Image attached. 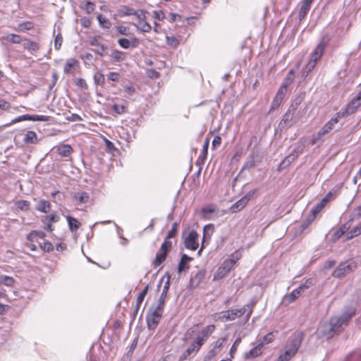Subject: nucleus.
I'll list each match as a JSON object with an SVG mask.
<instances>
[{"label":"nucleus","instance_id":"f257e3e1","mask_svg":"<svg viewBox=\"0 0 361 361\" xmlns=\"http://www.w3.org/2000/svg\"><path fill=\"white\" fill-rule=\"evenodd\" d=\"M302 340V332L293 334L287 341L284 353L279 356L277 361H289L298 352Z\"/></svg>","mask_w":361,"mask_h":361},{"label":"nucleus","instance_id":"f03ea898","mask_svg":"<svg viewBox=\"0 0 361 361\" xmlns=\"http://www.w3.org/2000/svg\"><path fill=\"white\" fill-rule=\"evenodd\" d=\"M214 329L215 326L213 324L205 326L200 332L190 345L185 350L186 354H188L189 355L196 354L214 332Z\"/></svg>","mask_w":361,"mask_h":361},{"label":"nucleus","instance_id":"7ed1b4c3","mask_svg":"<svg viewBox=\"0 0 361 361\" xmlns=\"http://www.w3.org/2000/svg\"><path fill=\"white\" fill-rule=\"evenodd\" d=\"M355 310H350L349 312L343 314L340 317H331L329 320L331 325L334 331V334H336L341 331L342 325L347 323V322L354 315Z\"/></svg>","mask_w":361,"mask_h":361},{"label":"nucleus","instance_id":"20e7f679","mask_svg":"<svg viewBox=\"0 0 361 361\" xmlns=\"http://www.w3.org/2000/svg\"><path fill=\"white\" fill-rule=\"evenodd\" d=\"M341 118H343L341 116V112L336 113V116L331 118L317 133V136L312 142V145L316 144L317 142L320 140L324 135L329 133L331 130H333L335 127V125L338 123Z\"/></svg>","mask_w":361,"mask_h":361},{"label":"nucleus","instance_id":"39448f33","mask_svg":"<svg viewBox=\"0 0 361 361\" xmlns=\"http://www.w3.org/2000/svg\"><path fill=\"white\" fill-rule=\"evenodd\" d=\"M357 267V264L353 259L347 260L341 263L333 272V276L336 278H341L350 273Z\"/></svg>","mask_w":361,"mask_h":361},{"label":"nucleus","instance_id":"423d86ee","mask_svg":"<svg viewBox=\"0 0 361 361\" xmlns=\"http://www.w3.org/2000/svg\"><path fill=\"white\" fill-rule=\"evenodd\" d=\"M164 307V306L157 305L147 316V323L149 329H154L157 327L161 318Z\"/></svg>","mask_w":361,"mask_h":361},{"label":"nucleus","instance_id":"0eeeda50","mask_svg":"<svg viewBox=\"0 0 361 361\" xmlns=\"http://www.w3.org/2000/svg\"><path fill=\"white\" fill-rule=\"evenodd\" d=\"M171 242L167 240H164L153 262V266L154 267H159L163 262L165 261L168 253L171 249Z\"/></svg>","mask_w":361,"mask_h":361},{"label":"nucleus","instance_id":"6e6552de","mask_svg":"<svg viewBox=\"0 0 361 361\" xmlns=\"http://www.w3.org/2000/svg\"><path fill=\"white\" fill-rule=\"evenodd\" d=\"M235 263V261L234 259H229L224 260L215 272L214 275V280H219L226 276L233 268Z\"/></svg>","mask_w":361,"mask_h":361},{"label":"nucleus","instance_id":"1a4fd4ad","mask_svg":"<svg viewBox=\"0 0 361 361\" xmlns=\"http://www.w3.org/2000/svg\"><path fill=\"white\" fill-rule=\"evenodd\" d=\"M296 109L297 106L293 104L290 106L279 124V127L281 129L290 128L293 126L295 123V121H293V116Z\"/></svg>","mask_w":361,"mask_h":361},{"label":"nucleus","instance_id":"9d476101","mask_svg":"<svg viewBox=\"0 0 361 361\" xmlns=\"http://www.w3.org/2000/svg\"><path fill=\"white\" fill-rule=\"evenodd\" d=\"M245 312V307L228 310L226 312H222L219 319L222 322L232 321L241 317Z\"/></svg>","mask_w":361,"mask_h":361},{"label":"nucleus","instance_id":"9b49d317","mask_svg":"<svg viewBox=\"0 0 361 361\" xmlns=\"http://www.w3.org/2000/svg\"><path fill=\"white\" fill-rule=\"evenodd\" d=\"M255 192V190L249 191L245 195H244L242 198H240L231 207V212L235 213L242 210L247 205Z\"/></svg>","mask_w":361,"mask_h":361},{"label":"nucleus","instance_id":"f8f14e48","mask_svg":"<svg viewBox=\"0 0 361 361\" xmlns=\"http://www.w3.org/2000/svg\"><path fill=\"white\" fill-rule=\"evenodd\" d=\"M361 105V92L354 97L347 105L345 111L341 113L342 117H345L355 112L357 109Z\"/></svg>","mask_w":361,"mask_h":361},{"label":"nucleus","instance_id":"ddd939ff","mask_svg":"<svg viewBox=\"0 0 361 361\" xmlns=\"http://www.w3.org/2000/svg\"><path fill=\"white\" fill-rule=\"evenodd\" d=\"M329 41V37L328 35H324L312 53V59L318 61L323 55L324 50Z\"/></svg>","mask_w":361,"mask_h":361},{"label":"nucleus","instance_id":"4468645a","mask_svg":"<svg viewBox=\"0 0 361 361\" xmlns=\"http://www.w3.org/2000/svg\"><path fill=\"white\" fill-rule=\"evenodd\" d=\"M51 117L48 116L44 115H29V114H25L18 116L16 118L13 123H17L23 121H50Z\"/></svg>","mask_w":361,"mask_h":361},{"label":"nucleus","instance_id":"2eb2a0df","mask_svg":"<svg viewBox=\"0 0 361 361\" xmlns=\"http://www.w3.org/2000/svg\"><path fill=\"white\" fill-rule=\"evenodd\" d=\"M226 341L225 338H219L214 344L213 348L207 353L204 357V361H209L213 359L216 355L221 350L223 344Z\"/></svg>","mask_w":361,"mask_h":361},{"label":"nucleus","instance_id":"dca6fc26","mask_svg":"<svg viewBox=\"0 0 361 361\" xmlns=\"http://www.w3.org/2000/svg\"><path fill=\"white\" fill-rule=\"evenodd\" d=\"M310 283V281H307L304 284L300 286L298 288L294 289L289 295H286L285 298L286 300H287L289 303L293 302L300 295L302 291L309 288Z\"/></svg>","mask_w":361,"mask_h":361},{"label":"nucleus","instance_id":"f3484780","mask_svg":"<svg viewBox=\"0 0 361 361\" xmlns=\"http://www.w3.org/2000/svg\"><path fill=\"white\" fill-rule=\"evenodd\" d=\"M197 238L198 233L195 231H190L185 239V247L192 250H195L198 247V243L197 242Z\"/></svg>","mask_w":361,"mask_h":361},{"label":"nucleus","instance_id":"a211bd4d","mask_svg":"<svg viewBox=\"0 0 361 361\" xmlns=\"http://www.w3.org/2000/svg\"><path fill=\"white\" fill-rule=\"evenodd\" d=\"M330 322H325L320 325L317 329V333L320 336H324L331 338L334 336L335 334L332 329Z\"/></svg>","mask_w":361,"mask_h":361},{"label":"nucleus","instance_id":"6ab92c4d","mask_svg":"<svg viewBox=\"0 0 361 361\" xmlns=\"http://www.w3.org/2000/svg\"><path fill=\"white\" fill-rule=\"evenodd\" d=\"M263 346V342H259L255 348L245 353L244 358L248 360L257 357L262 353Z\"/></svg>","mask_w":361,"mask_h":361},{"label":"nucleus","instance_id":"aec40b11","mask_svg":"<svg viewBox=\"0 0 361 361\" xmlns=\"http://www.w3.org/2000/svg\"><path fill=\"white\" fill-rule=\"evenodd\" d=\"M118 44L124 49H128L130 47H137L139 44V40L136 37H132L130 39L121 38L118 40Z\"/></svg>","mask_w":361,"mask_h":361},{"label":"nucleus","instance_id":"412c9836","mask_svg":"<svg viewBox=\"0 0 361 361\" xmlns=\"http://www.w3.org/2000/svg\"><path fill=\"white\" fill-rule=\"evenodd\" d=\"M214 228L213 224H208L204 226V228L203 229V238H202V247H201L200 250L198 251L199 254L203 249L204 242L206 240H209L210 239L211 235L214 232Z\"/></svg>","mask_w":361,"mask_h":361},{"label":"nucleus","instance_id":"4be33fe9","mask_svg":"<svg viewBox=\"0 0 361 361\" xmlns=\"http://www.w3.org/2000/svg\"><path fill=\"white\" fill-rule=\"evenodd\" d=\"M79 62L75 59H69L65 64L63 71L66 74L73 73L75 68L78 66Z\"/></svg>","mask_w":361,"mask_h":361},{"label":"nucleus","instance_id":"5701e85b","mask_svg":"<svg viewBox=\"0 0 361 361\" xmlns=\"http://www.w3.org/2000/svg\"><path fill=\"white\" fill-rule=\"evenodd\" d=\"M169 287H170V278L169 277L163 286V288L161 290V293L159 296L157 305H159L161 306H164L165 299L166 298Z\"/></svg>","mask_w":361,"mask_h":361},{"label":"nucleus","instance_id":"b1692460","mask_svg":"<svg viewBox=\"0 0 361 361\" xmlns=\"http://www.w3.org/2000/svg\"><path fill=\"white\" fill-rule=\"evenodd\" d=\"M23 48L32 52H37L39 48V44L34 41L24 38L23 39Z\"/></svg>","mask_w":361,"mask_h":361},{"label":"nucleus","instance_id":"393cba45","mask_svg":"<svg viewBox=\"0 0 361 361\" xmlns=\"http://www.w3.org/2000/svg\"><path fill=\"white\" fill-rule=\"evenodd\" d=\"M350 221H348L343 225H341L332 235V238L334 240H336L340 238L346 231H348L350 225L349 224Z\"/></svg>","mask_w":361,"mask_h":361},{"label":"nucleus","instance_id":"a878e982","mask_svg":"<svg viewBox=\"0 0 361 361\" xmlns=\"http://www.w3.org/2000/svg\"><path fill=\"white\" fill-rule=\"evenodd\" d=\"M51 204L49 201L41 200L36 204L35 209L43 213H48L50 211Z\"/></svg>","mask_w":361,"mask_h":361},{"label":"nucleus","instance_id":"bb28decb","mask_svg":"<svg viewBox=\"0 0 361 361\" xmlns=\"http://www.w3.org/2000/svg\"><path fill=\"white\" fill-rule=\"evenodd\" d=\"M302 146L297 147L290 154L286 157L285 160L283 161V164H290L302 153Z\"/></svg>","mask_w":361,"mask_h":361},{"label":"nucleus","instance_id":"cd10ccee","mask_svg":"<svg viewBox=\"0 0 361 361\" xmlns=\"http://www.w3.org/2000/svg\"><path fill=\"white\" fill-rule=\"evenodd\" d=\"M312 1L313 0H304L298 14L300 20L303 19L306 16L307 12L310 8V6Z\"/></svg>","mask_w":361,"mask_h":361},{"label":"nucleus","instance_id":"c85d7f7f","mask_svg":"<svg viewBox=\"0 0 361 361\" xmlns=\"http://www.w3.org/2000/svg\"><path fill=\"white\" fill-rule=\"evenodd\" d=\"M192 259V258L188 256L187 255H185V254L183 255L181 257L180 261L179 262V264H178V272L180 274L185 269H189L188 262H189Z\"/></svg>","mask_w":361,"mask_h":361},{"label":"nucleus","instance_id":"c756f323","mask_svg":"<svg viewBox=\"0 0 361 361\" xmlns=\"http://www.w3.org/2000/svg\"><path fill=\"white\" fill-rule=\"evenodd\" d=\"M66 219L68 221L69 229L72 232L76 231L81 226L79 221L71 216H66Z\"/></svg>","mask_w":361,"mask_h":361},{"label":"nucleus","instance_id":"7c9ffc66","mask_svg":"<svg viewBox=\"0 0 361 361\" xmlns=\"http://www.w3.org/2000/svg\"><path fill=\"white\" fill-rule=\"evenodd\" d=\"M1 39L12 44H20L24 39L20 35L16 34H8L6 36L2 37Z\"/></svg>","mask_w":361,"mask_h":361},{"label":"nucleus","instance_id":"2f4dec72","mask_svg":"<svg viewBox=\"0 0 361 361\" xmlns=\"http://www.w3.org/2000/svg\"><path fill=\"white\" fill-rule=\"evenodd\" d=\"M284 92H278L273 100L270 111L277 109L284 99Z\"/></svg>","mask_w":361,"mask_h":361},{"label":"nucleus","instance_id":"473e14b6","mask_svg":"<svg viewBox=\"0 0 361 361\" xmlns=\"http://www.w3.org/2000/svg\"><path fill=\"white\" fill-rule=\"evenodd\" d=\"M57 152L60 156L66 157L73 152V149L69 145H63L57 148Z\"/></svg>","mask_w":361,"mask_h":361},{"label":"nucleus","instance_id":"72a5a7b5","mask_svg":"<svg viewBox=\"0 0 361 361\" xmlns=\"http://www.w3.org/2000/svg\"><path fill=\"white\" fill-rule=\"evenodd\" d=\"M295 77V72L293 70H290L286 76L283 83L281 84V88L286 89L293 82Z\"/></svg>","mask_w":361,"mask_h":361},{"label":"nucleus","instance_id":"f704fd0d","mask_svg":"<svg viewBox=\"0 0 361 361\" xmlns=\"http://www.w3.org/2000/svg\"><path fill=\"white\" fill-rule=\"evenodd\" d=\"M361 235V222L353 228L345 235V240H348L354 237Z\"/></svg>","mask_w":361,"mask_h":361},{"label":"nucleus","instance_id":"c9c22d12","mask_svg":"<svg viewBox=\"0 0 361 361\" xmlns=\"http://www.w3.org/2000/svg\"><path fill=\"white\" fill-rule=\"evenodd\" d=\"M46 236V233L42 231H32L27 236V239L29 241L33 242L39 238H44Z\"/></svg>","mask_w":361,"mask_h":361},{"label":"nucleus","instance_id":"e433bc0d","mask_svg":"<svg viewBox=\"0 0 361 361\" xmlns=\"http://www.w3.org/2000/svg\"><path fill=\"white\" fill-rule=\"evenodd\" d=\"M327 198H323L319 203H317L311 210L312 214V219H314L317 214L324 207L326 204Z\"/></svg>","mask_w":361,"mask_h":361},{"label":"nucleus","instance_id":"4c0bfd02","mask_svg":"<svg viewBox=\"0 0 361 361\" xmlns=\"http://www.w3.org/2000/svg\"><path fill=\"white\" fill-rule=\"evenodd\" d=\"M23 140L27 144L37 143V137L36 133L32 130L27 131Z\"/></svg>","mask_w":361,"mask_h":361},{"label":"nucleus","instance_id":"58836bf2","mask_svg":"<svg viewBox=\"0 0 361 361\" xmlns=\"http://www.w3.org/2000/svg\"><path fill=\"white\" fill-rule=\"evenodd\" d=\"M74 199L78 201L79 204H85L89 201L90 195L85 192H78L74 195Z\"/></svg>","mask_w":361,"mask_h":361},{"label":"nucleus","instance_id":"ea45409f","mask_svg":"<svg viewBox=\"0 0 361 361\" xmlns=\"http://www.w3.org/2000/svg\"><path fill=\"white\" fill-rule=\"evenodd\" d=\"M34 27L33 23L30 21H26L23 22L22 23H20L17 27L14 28L15 30L18 32H24L27 30H32Z\"/></svg>","mask_w":361,"mask_h":361},{"label":"nucleus","instance_id":"a19ab883","mask_svg":"<svg viewBox=\"0 0 361 361\" xmlns=\"http://www.w3.org/2000/svg\"><path fill=\"white\" fill-rule=\"evenodd\" d=\"M15 282V279L8 276L0 275V283L6 286H12Z\"/></svg>","mask_w":361,"mask_h":361},{"label":"nucleus","instance_id":"79ce46f5","mask_svg":"<svg viewBox=\"0 0 361 361\" xmlns=\"http://www.w3.org/2000/svg\"><path fill=\"white\" fill-rule=\"evenodd\" d=\"M317 61H318L311 58V59L309 61L306 66L305 71L302 74V77L305 78L307 76L308 73L314 68Z\"/></svg>","mask_w":361,"mask_h":361},{"label":"nucleus","instance_id":"37998d69","mask_svg":"<svg viewBox=\"0 0 361 361\" xmlns=\"http://www.w3.org/2000/svg\"><path fill=\"white\" fill-rule=\"evenodd\" d=\"M216 208L213 206H207L202 209V215L204 219H209V215L215 212Z\"/></svg>","mask_w":361,"mask_h":361},{"label":"nucleus","instance_id":"c03bdc74","mask_svg":"<svg viewBox=\"0 0 361 361\" xmlns=\"http://www.w3.org/2000/svg\"><path fill=\"white\" fill-rule=\"evenodd\" d=\"M139 25H140L134 24L137 29L141 32H149L152 30L151 25L148 23L145 22V20L139 22Z\"/></svg>","mask_w":361,"mask_h":361},{"label":"nucleus","instance_id":"a18cd8bd","mask_svg":"<svg viewBox=\"0 0 361 361\" xmlns=\"http://www.w3.org/2000/svg\"><path fill=\"white\" fill-rule=\"evenodd\" d=\"M99 25L104 28H109L111 25V23L109 19L104 17L102 14H99L97 16Z\"/></svg>","mask_w":361,"mask_h":361},{"label":"nucleus","instance_id":"49530a36","mask_svg":"<svg viewBox=\"0 0 361 361\" xmlns=\"http://www.w3.org/2000/svg\"><path fill=\"white\" fill-rule=\"evenodd\" d=\"M361 360V350L355 351L347 358V361H360Z\"/></svg>","mask_w":361,"mask_h":361},{"label":"nucleus","instance_id":"de8ad7c7","mask_svg":"<svg viewBox=\"0 0 361 361\" xmlns=\"http://www.w3.org/2000/svg\"><path fill=\"white\" fill-rule=\"evenodd\" d=\"M147 14H148L147 11L145 10H139L135 11V14L133 16H135L136 18L140 20V22H142L147 19Z\"/></svg>","mask_w":361,"mask_h":361},{"label":"nucleus","instance_id":"09e8293b","mask_svg":"<svg viewBox=\"0 0 361 361\" xmlns=\"http://www.w3.org/2000/svg\"><path fill=\"white\" fill-rule=\"evenodd\" d=\"M18 208L23 211H27L29 209L30 203L26 200H19L16 202Z\"/></svg>","mask_w":361,"mask_h":361},{"label":"nucleus","instance_id":"8fccbe9b","mask_svg":"<svg viewBox=\"0 0 361 361\" xmlns=\"http://www.w3.org/2000/svg\"><path fill=\"white\" fill-rule=\"evenodd\" d=\"M204 274L202 272L199 271L194 277L190 279V283L192 285L195 283V286H197L200 281L204 278Z\"/></svg>","mask_w":361,"mask_h":361},{"label":"nucleus","instance_id":"3c124183","mask_svg":"<svg viewBox=\"0 0 361 361\" xmlns=\"http://www.w3.org/2000/svg\"><path fill=\"white\" fill-rule=\"evenodd\" d=\"M361 218V205L357 207L351 214V218L349 221H353L354 219Z\"/></svg>","mask_w":361,"mask_h":361},{"label":"nucleus","instance_id":"603ef678","mask_svg":"<svg viewBox=\"0 0 361 361\" xmlns=\"http://www.w3.org/2000/svg\"><path fill=\"white\" fill-rule=\"evenodd\" d=\"M166 42L168 45L173 48L177 47V46L179 44L178 40L174 36L167 37Z\"/></svg>","mask_w":361,"mask_h":361},{"label":"nucleus","instance_id":"864d4df0","mask_svg":"<svg viewBox=\"0 0 361 361\" xmlns=\"http://www.w3.org/2000/svg\"><path fill=\"white\" fill-rule=\"evenodd\" d=\"M274 332H270L263 337V340L261 342H263L264 345L269 344L274 341Z\"/></svg>","mask_w":361,"mask_h":361},{"label":"nucleus","instance_id":"5fc2aeb1","mask_svg":"<svg viewBox=\"0 0 361 361\" xmlns=\"http://www.w3.org/2000/svg\"><path fill=\"white\" fill-rule=\"evenodd\" d=\"M177 227L178 224L177 223H174L172 226L171 229L169 231L167 236L166 237L165 240H169V239L173 238L176 233H177Z\"/></svg>","mask_w":361,"mask_h":361},{"label":"nucleus","instance_id":"6e6d98bb","mask_svg":"<svg viewBox=\"0 0 361 361\" xmlns=\"http://www.w3.org/2000/svg\"><path fill=\"white\" fill-rule=\"evenodd\" d=\"M94 81L98 85H102L105 80L104 75L101 73H96L94 76Z\"/></svg>","mask_w":361,"mask_h":361},{"label":"nucleus","instance_id":"4d7b16f0","mask_svg":"<svg viewBox=\"0 0 361 361\" xmlns=\"http://www.w3.org/2000/svg\"><path fill=\"white\" fill-rule=\"evenodd\" d=\"M82 8L85 9L87 13H91L94 10V4L90 1H87L82 6Z\"/></svg>","mask_w":361,"mask_h":361},{"label":"nucleus","instance_id":"13d9d810","mask_svg":"<svg viewBox=\"0 0 361 361\" xmlns=\"http://www.w3.org/2000/svg\"><path fill=\"white\" fill-rule=\"evenodd\" d=\"M121 12L124 16H133L134 14H135V10L127 6H124Z\"/></svg>","mask_w":361,"mask_h":361},{"label":"nucleus","instance_id":"bf43d9fd","mask_svg":"<svg viewBox=\"0 0 361 361\" xmlns=\"http://www.w3.org/2000/svg\"><path fill=\"white\" fill-rule=\"evenodd\" d=\"M153 16L158 20H163L165 18V14L164 13L159 10V11H154L153 12Z\"/></svg>","mask_w":361,"mask_h":361},{"label":"nucleus","instance_id":"052dcab7","mask_svg":"<svg viewBox=\"0 0 361 361\" xmlns=\"http://www.w3.org/2000/svg\"><path fill=\"white\" fill-rule=\"evenodd\" d=\"M41 248L46 252H49L53 250L54 247L52 244L48 241L44 242L40 245Z\"/></svg>","mask_w":361,"mask_h":361},{"label":"nucleus","instance_id":"680f3d73","mask_svg":"<svg viewBox=\"0 0 361 361\" xmlns=\"http://www.w3.org/2000/svg\"><path fill=\"white\" fill-rule=\"evenodd\" d=\"M112 57L116 61H121L123 60V53L120 51L115 50L112 53Z\"/></svg>","mask_w":361,"mask_h":361},{"label":"nucleus","instance_id":"e2e57ef3","mask_svg":"<svg viewBox=\"0 0 361 361\" xmlns=\"http://www.w3.org/2000/svg\"><path fill=\"white\" fill-rule=\"evenodd\" d=\"M75 82L76 84V85L80 87V88H82V89H85L87 88V84H86V82L85 80L82 79V78H76L75 80Z\"/></svg>","mask_w":361,"mask_h":361},{"label":"nucleus","instance_id":"0e129e2a","mask_svg":"<svg viewBox=\"0 0 361 361\" xmlns=\"http://www.w3.org/2000/svg\"><path fill=\"white\" fill-rule=\"evenodd\" d=\"M113 109L116 113L118 114H121L125 112L126 107L123 105L114 104L113 106Z\"/></svg>","mask_w":361,"mask_h":361},{"label":"nucleus","instance_id":"69168bd1","mask_svg":"<svg viewBox=\"0 0 361 361\" xmlns=\"http://www.w3.org/2000/svg\"><path fill=\"white\" fill-rule=\"evenodd\" d=\"M66 118L69 121H80L82 120V118L76 114H72L70 116H66Z\"/></svg>","mask_w":361,"mask_h":361},{"label":"nucleus","instance_id":"338daca9","mask_svg":"<svg viewBox=\"0 0 361 361\" xmlns=\"http://www.w3.org/2000/svg\"><path fill=\"white\" fill-rule=\"evenodd\" d=\"M107 78L111 81H118L120 78V75L117 73L111 72L108 74Z\"/></svg>","mask_w":361,"mask_h":361},{"label":"nucleus","instance_id":"774afa93","mask_svg":"<svg viewBox=\"0 0 361 361\" xmlns=\"http://www.w3.org/2000/svg\"><path fill=\"white\" fill-rule=\"evenodd\" d=\"M63 42V37L61 35H58L55 38V48L59 49Z\"/></svg>","mask_w":361,"mask_h":361}]
</instances>
